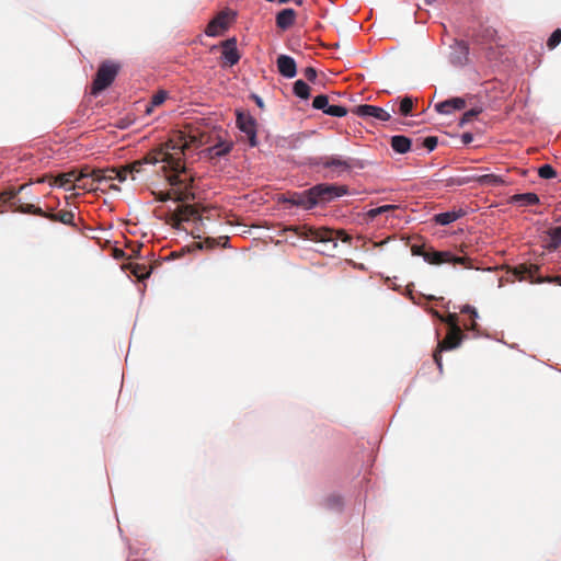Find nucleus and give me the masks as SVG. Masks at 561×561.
<instances>
[{"instance_id":"obj_8","label":"nucleus","mask_w":561,"mask_h":561,"mask_svg":"<svg viewBox=\"0 0 561 561\" xmlns=\"http://www.w3.org/2000/svg\"><path fill=\"white\" fill-rule=\"evenodd\" d=\"M463 334L461 330H449L447 335L438 342L437 348L433 354V358L439 371H443L442 352L458 347L462 341Z\"/></svg>"},{"instance_id":"obj_22","label":"nucleus","mask_w":561,"mask_h":561,"mask_svg":"<svg viewBox=\"0 0 561 561\" xmlns=\"http://www.w3.org/2000/svg\"><path fill=\"white\" fill-rule=\"evenodd\" d=\"M471 181H477L479 184L484 185V186H499V185H503L505 183L504 180L499 175L484 174V175H480L478 178H469V176L462 178L461 180L458 181V184H465V183H469Z\"/></svg>"},{"instance_id":"obj_47","label":"nucleus","mask_w":561,"mask_h":561,"mask_svg":"<svg viewBox=\"0 0 561 561\" xmlns=\"http://www.w3.org/2000/svg\"><path fill=\"white\" fill-rule=\"evenodd\" d=\"M537 283L538 284H542V283H553V284H557L559 286H561V276H547V277H537L536 278Z\"/></svg>"},{"instance_id":"obj_27","label":"nucleus","mask_w":561,"mask_h":561,"mask_svg":"<svg viewBox=\"0 0 561 561\" xmlns=\"http://www.w3.org/2000/svg\"><path fill=\"white\" fill-rule=\"evenodd\" d=\"M390 145L396 152L402 154L407 153L411 149L412 142L410 138L397 135L391 137Z\"/></svg>"},{"instance_id":"obj_46","label":"nucleus","mask_w":561,"mask_h":561,"mask_svg":"<svg viewBox=\"0 0 561 561\" xmlns=\"http://www.w3.org/2000/svg\"><path fill=\"white\" fill-rule=\"evenodd\" d=\"M461 312L462 313H469L471 316V323H470V325H468V324H465V325L467 328L474 329L476 328L474 318L478 316L476 309L473 307L467 305V306H465L461 309Z\"/></svg>"},{"instance_id":"obj_35","label":"nucleus","mask_w":561,"mask_h":561,"mask_svg":"<svg viewBox=\"0 0 561 561\" xmlns=\"http://www.w3.org/2000/svg\"><path fill=\"white\" fill-rule=\"evenodd\" d=\"M413 99L411 96H404L400 101L399 112L403 116H408L411 114L413 110Z\"/></svg>"},{"instance_id":"obj_33","label":"nucleus","mask_w":561,"mask_h":561,"mask_svg":"<svg viewBox=\"0 0 561 561\" xmlns=\"http://www.w3.org/2000/svg\"><path fill=\"white\" fill-rule=\"evenodd\" d=\"M294 93L296 96L307 100L310 96V87L302 80L294 83Z\"/></svg>"},{"instance_id":"obj_53","label":"nucleus","mask_w":561,"mask_h":561,"mask_svg":"<svg viewBox=\"0 0 561 561\" xmlns=\"http://www.w3.org/2000/svg\"><path fill=\"white\" fill-rule=\"evenodd\" d=\"M37 227H39L41 229H45L47 227V224L46 222H37Z\"/></svg>"},{"instance_id":"obj_13","label":"nucleus","mask_w":561,"mask_h":561,"mask_svg":"<svg viewBox=\"0 0 561 561\" xmlns=\"http://www.w3.org/2000/svg\"><path fill=\"white\" fill-rule=\"evenodd\" d=\"M173 221L176 226L180 225L181 221L187 220H203L202 214L196 205L182 204L176 207L172 215Z\"/></svg>"},{"instance_id":"obj_17","label":"nucleus","mask_w":561,"mask_h":561,"mask_svg":"<svg viewBox=\"0 0 561 561\" xmlns=\"http://www.w3.org/2000/svg\"><path fill=\"white\" fill-rule=\"evenodd\" d=\"M285 202L294 206L302 207L305 209H311L314 207V201L310 194V188L304 192L290 193L289 196L285 199Z\"/></svg>"},{"instance_id":"obj_38","label":"nucleus","mask_w":561,"mask_h":561,"mask_svg":"<svg viewBox=\"0 0 561 561\" xmlns=\"http://www.w3.org/2000/svg\"><path fill=\"white\" fill-rule=\"evenodd\" d=\"M481 112H482V110L478 108V107L471 108V110L465 112L459 122V126L462 127L463 125L472 122Z\"/></svg>"},{"instance_id":"obj_41","label":"nucleus","mask_w":561,"mask_h":561,"mask_svg":"<svg viewBox=\"0 0 561 561\" xmlns=\"http://www.w3.org/2000/svg\"><path fill=\"white\" fill-rule=\"evenodd\" d=\"M561 43V28H557L547 41L549 49H554Z\"/></svg>"},{"instance_id":"obj_54","label":"nucleus","mask_w":561,"mask_h":561,"mask_svg":"<svg viewBox=\"0 0 561 561\" xmlns=\"http://www.w3.org/2000/svg\"><path fill=\"white\" fill-rule=\"evenodd\" d=\"M434 1H435V0H425V3H426L427 5H431V4H433V3H434Z\"/></svg>"},{"instance_id":"obj_45","label":"nucleus","mask_w":561,"mask_h":561,"mask_svg":"<svg viewBox=\"0 0 561 561\" xmlns=\"http://www.w3.org/2000/svg\"><path fill=\"white\" fill-rule=\"evenodd\" d=\"M131 273L138 278V279H145L150 275V272L147 271V267L145 265L136 264L133 266Z\"/></svg>"},{"instance_id":"obj_36","label":"nucleus","mask_w":561,"mask_h":561,"mask_svg":"<svg viewBox=\"0 0 561 561\" xmlns=\"http://www.w3.org/2000/svg\"><path fill=\"white\" fill-rule=\"evenodd\" d=\"M221 240L227 241L228 239L226 237H221L219 240L214 238H206L203 242L194 243V247L198 249H214L215 247L219 245Z\"/></svg>"},{"instance_id":"obj_7","label":"nucleus","mask_w":561,"mask_h":561,"mask_svg":"<svg viewBox=\"0 0 561 561\" xmlns=\"http://www.w3.org/2000/svg\"><path fill=\"white\" fill-rule=\"evenodd\" d=\"M88 173H83V167L81 169H73L66 173H60L57 176L53 175H44L42 178L37 176V184L48 183L49 185H55L58 187H65L68 190L69 186H73L77 184L80 179L87 178Z\"/></svg>"},{"instance_id":"obj_44","label":"nucleus","mask_w":561,"mask_h":561,"mask_svg":"<svg viewBox=\"0 0 561 561\" xmlns=\"http://www.w3.org/2000/svg\"><path fill=\"white\" fill-rule=\"evenodd\" d=\"M449 259H450V261L448 263L460 264V265L465 266L466 268H472V266H473L470 259L466 257V256H456L450 253Z\"/></svg>"},{"instance_id":"obj_15","label":"nucleus","mask_w":561,"mask_h":561,"mask_svg":"<svg viewBox=\"0 0 561 561\" xmlns=\"http://www.w3.org/2000/svg\"><path fill=\"white\" fill-rule=\"evenodd\" d=\"M237 124L240 130L248 136L250 145L252 147L256 146V130L254 118L249 114L240 113L237 116Z\"/></svg>"},{"instance_id":"obj_40","label":"nucleus","mask_w":561,"mask_h":561,"mask_svg":"<svg viewBox=\"0 0 561 561\" xmlns=\"http://www.w3.org/2000/svg\"><path fill=\"white\" fill-rule=\"evenodd\" d=\"M325 114L335 117H343L347 114V110L341 105H330L328 110H325Z\"/></svg>"},{"instance_id":"obj_30","label":"nucleus","mask_w":561,"mask_h":561,"mask_svg":"<svg viewBox=\"0 0 561 561\" xmlns=\"http://www.w3.org/2000/svg\"><path fill=\"white\" fill-rule=\"evenodd\" d=\"M512 203L519 204L520 206L537 205L539 197L535 193H523L512 196Z\"/></svg>"},{"instance_id":"obj_24","label":"nucleus","mask_w":561,"mask_h":561,"mask_svg":"<svg viewBox=\"0 0 561 561\" xmlns=\"http://www.w3.org/2000/svg\"><path fill=\"white\" fill-rule=\"evenodd\" d=\"M497 32L491 26H481L474 35V41L480 44L496 43Z\"/></svg>"},{"instance_id":"obj_26","label":"nucleus","mask_w":561,"mask_h":561,"mask_svg":"<svg viewBox=\"0 0 561 561\" xmlns=\"http://www.w3.org/2000/svg\"><path fill=\"white\" fill-rule=\"evenodd\" d=\"M462 216H465V211L462 209L439 213L434 216V221L437 225L446 226V225H449V224L456 221L457 219L461 218Z\"/></svg>"},{"instance_id":"obj_6","label":"nucleus","mask_w":561,"mask_h":561,"mask_svg":"<svg viewBox=\"0 0 561 561\" xmlns=\"http://www.w3.org/2000/svg\"><path fill=\"white\" fill-rule=\"evenodd\" d=\"M348 187L346 185H336L321 183L310 187V194L313 197L314 206L320 203H329L336 197L346 195Z\"/></svg>"},{"instance_id":"obj_10","label":"nucleus","mask_w":561,"mask_h":561,"mask_svg":"<svg viewBox=\"0 0 561 561\" xmlns=\"http://www.w3.org/2000/svg\"><path fill=\"white\" fill-rule=\"evenodd\" d=\"M231 12L229 10L220 11L206 26L205 33L207 36H219L229 26Z\"/></svg>"},{"instance_id":"obj_2","label":"nucleus","mask_w":561,"mask_h":561,"mask_svg":"<svg viewBox=\"0 0 561 561\" xmlns=\"http://www.w3.org/2000/svg\"><path fill=\"white\" fill-rule=\"evenodd\" d=\"M173 173L167 175V180L172 186L170 192H160L156 198L160 202H167L173 198L176 202H188L195 198L192 192L193 178L186 174V168L182 162L180 170H171Z\"/></svg>"},{"instance_id":"obj_12","label":"nucleus","mask_w":561,"mask_h":561,"mask_svg":"<svg viewBox=\"0 0 561 561\" xmlns=\"http://www.w3.org/2000/svg\"><path fill=\"white\" fill-rule=\"evenodd\" d=\"M353 113L359 117L375 118L380 122H388L391 118V114L387 110L370 104L358 105L354 107Z\"/></svg>"},{"instance_id":"obj_31","label":"nucleus","mask_w":561,"mask_h":561,"mask_svg":"<svg viewBox=\"0 0 561 561\" xmlns=\"http://www.w3.org/2000/svg\"><path fill=\"white\" fill-rule=\"evenodd\" d=\"M167 98H168V93L164 90L158 91L156 94L152 95L151 101L146 106V113L150 114L154 107L163 104V102L167 100Z\"/></svg>"},{"instance_id":"obj_20","label":"nucleus","mask_w":561,"mask_h":561,"mask_svg":"<svg viewBox=\"0 0 561 561\" xmlns=\"http://www.w3.org/2000/svg\"><path fill=\"white\" fill-rule=\"evenodd\" d=\"M222 57L228 66H234L240 60V54L237 49V39L234 37L228 38L222 42Z\"/></svg>"},{"instance_id":"obj_39","label":"nucleus","mask_w":561,"mask_h":561,"mask_svg":"<svg viewBox=\"0 0 561 561\" xmlns=\"http://www.w3.org/2000/svg\"><path fill=\"white\" fill-rule=\"evenodd\" d=\"M538 174L541 179H554L557 171L550 164H543L538 169Z\"/></svg>"},{"instance_id":"obj_28","label":"nucleus","mask_w":561,"mask_h":561,"mask_svg":"<svg viewBox=\"0 0 561 561\" xmlns=\"http://www.w3.org/2000/svg\"><path fill=\"white\" fill-rule=\"evenodd\" d=\"M232 149V142L227 140H219L214 146L207 149L210 158L224 157L228 154Z\"/></svg>"},{"instance_id":"obj_23","label":"nucleus","mask_w":561,"mask_h":561,"mask_svg":"<svg viewBox=\"0 0 561 561\" xmlns=\"http://www.w3.org/2000/svg\"><path fill=\"white\" fill-rule=\"evenodd\" d=\"M297 13L294 9H284L276 15V25L280 30H287L295 24Z\"/></svg>"},{"instance_id":"obj_48","label":"nucleus","mask_w":561,"mask_h":561,"mask_svg":"<svg viewBox=\"0 0 561 561\" xmlns=\"http://www.w3.org/2000/svg\"><path fill=\"white\" fill-rule=\"evenodd\" d=\"M304 76L308 81H314L317 78V70L313 67H307L304 70Z\"/></svg>"},{"instance_id":"obj_11","label":"nucleus","mask_w":561,"mask_h":561,"mask_svg":"<svg viewBox=\"0 0 561 561\" xmlns=\"http://www.w3.org/2000/svg\"><path fill=\"white\" fill-rule=\"evenodd\" d=\"M353 161V159H343L341 157L330 156L321 158L317 164L324 169H331L340 175L343 172L352 170L354 167Z\"/></svg>"},{"instance_id":"obj_21","label":"nucleus","mask_w":561,"mask_h":561,"mask_svg":"<svg viewBox=\"0 0 561 561\" xmlns=\"http://www.w3.org/2000/svg\"><path fill=\"white\" fill-rule=\"evenodd\" d=\"M277 68L279 73L285 78H294L297 73L296 61L293 57L287 55H279L277 57Z\"/></svg>"},{"instance_id":"obj_49","label":"nucleus","mask_w":561,"mask_h":561,"mask_svg":"<svg viewBox=\"0 0 561 561\" xmlns=\"http://www.w3.org/2000/svg\"><path fill=\"white\" fill-rule=\"evenodd\" d=\"M411 252L413 255L422 256L424 259L425 252H427V250L424 245L413 244L411 247Z\"/></svg>"},{"instance_id":"obj_4","label":"nucleus","mask_w":561,"mask_h":561,"mask_svg":"<svg viewBox=\"0 0 561 561\" xmlns=\"http://www.w3.org/2000/svg\"><path fill=\"white\" fill-rule=\"evenodd\" d=\"M284 231H291L298 238H302L306 240H311L316 242H333V245L336 247L334 231L329 228H313L309 226H288L284 229Z\"/></svg>"},{"instance_id":"obj_9","label":"nucleus","mask_w":561,"mask_h":561,"mask_svg":"<svg viewBox=\"0 0 561 561\" xmlns=\"http://www.w3.org/2000/svg\"><path fill=\"white\" fill-rule=\"evenodd\" d=\"M37 216L54 222H61L64 225L75 226V214L71 210H56L54 207L46 203L44 204V206L37 205Z\"/></svg>"},{"instance_id":"obj_29","label":"nucleus","mask_w":561,"mask_h":561,"mask_svg":"<svg viewBox=\"0 0 561 561\" xmlns=\"http://www.w3.org/2000/svg\"><path fill=\"white\" fill-rule=\"evenodd\" d=\"M548 239L546 240V248L548 250H556L561 245V226L552 227L547 231Z\"/></svg>"},{"instance_id":"obj_16","label":"nucleus","mask_w":561,"mask_h":561,"mask_svg":"<svg viewBox=\"0 0 561 561\" xmlns=\"http://www.w3.org/2000/svg\"><path fill=\"white\" fill-rule=\"evenodd\" d=\"M94 176L98 178L96 182L98 184L112 181L117 179L118 181L123 182L126 180V174L124 173V168H107V169H93Z\"/></svg>"},{"instance_id":"obj_18","label":"nucleus","mask_w":561,"mask_h":561,"mask_svg":"<svg viewBox=\"0 0 561 561\" xmlns=\"http://www.w3.org/2000/svg\"><path fill=\"white\" fill-rule=\"evenodd\" d=\"M467 105L463 98H451L435 104V110L439 114L449 115L455 111H462Z\"/></svg>"},{"instance_id":"obj_3","label":"nucleus","mask_w":561,"mask_h":561,"mask_svg":"<svg viewBox=\"0 0 561 561\" xmlns=\"http://www.w3.org/2000/svg\"><path fill=\"white\" fill-rule=\"evenodd\" d=\"M31 195V183L20 185L18 190L10 187L0 193V207L8 206L12 211L35 214V204Z\"/></svg>"},{"instance_id":"obj_25","label":"nucleus","mask_w":561,"mask_h":561,"mask_svg":"<svg viewBox=\"0 0 561 561\" xmlns=\"http://www.w3.org/2000/svg\"><path fill=\"white\" fill-rule=\"evenodd\" d=\"M450 252L448 251H435V250H427L424 255V260L434 265H440L444 263H448L450 261Z\"/></svg>"},{"instance_id":"obj_37","label":"nucleus","mask_w":561,"mask_h":561,"mask_svg":"<svg viewBox=\"0 0 561 561\" xmlns=\"http://www.w3.org/2000/svg\"><path fill=\"white\" fill-rule=\"evenodd\" d=\"M312 106L316 110H321L325 114V110L330 106L329 98L324 94L317 95L312 101Z\"/></svg>"},{"instance_id":"obj_43","label":"nucleus","mask_w":561,"mask_h":561,"mask_svg":"<svg viewBox=\"0 0 561 561\" xmlns=\"http://www.w3.org/2000/svg\"><path fill=\"white\" fill-rule=\"evenodd\" d=\"M438 144V139L435 136L426 137L422 144L417 145V148H426L428 151H433Z\"/></svg>"},{"instance_id":"obj_1","label":"nucleus","mask_w":561,"mask_h":561,"mask_svg":"<svg viewBox=\"0 0 561 561\" xmlns=\"http://www.w3.org/2000/svg\"><path fill=\"white\" fill-rule=\"evenodd\" d=\"M187 148L188 142L185 140L184 135L178 133L161 147L148 152L142 159L123 167L124 173L126 176L130 174L131 179H135L134 174L141 172L145 164L157 163H163L162 170L164 172L169 170H180V168H182V156Z\"/></svg>"},{"instance_id":"obj_32","label":"nucleus","mask_w":561,"mask_h":561,"mask_svg":"<svg viewBox=\"0 0 561 561\" xmlns=\"http://www.w3.org/2000/svg\"><path fill=\"white\" fill-rule=\"evenodd\" d=\"M433 314L442 322L446 323L449 327V330H461L458 325V317L456 313H449L444 317L438 311H433Z\"/></svg>"},{"instance_id":"obj_42","label":"nucleus","mask_w":561,"mask_h":561,"mask_svg":"<svg viewBox=\"0 0 561 561\" xmlns=\"http://www.w3.org/2000/svg\"><path fill=\"white\" fill-rule=\"evenodd\" d=\"M325 504L329 508L341 510L343 506L342 497L339 495H331L327 499Z\"/></svg>"},{"instance_id":"obj_52","label":"nucleus","mask_w":561,"mask_h":561,"mask_svg":"<svg viewBox=\"0 0 561 561\" xmlns=\"http://www.w3.org/2000/svg\"><path fill=\"white\" fill-rule=\"evenodd\" d=\"M114 253L116 259H121L125 255L124 251L118 249H115Z\"/></svg>"},{"instance_id":"obj_19","label":"nucleus","mask_w":561,"mask_h":561,"mask_svg":"<svg viewBox=\"0 0 561 561\" xmlns=\"http://www.w3.org/2000/svg\"><path fill=\"white\" fill-rule=\"evenodd\" d=\"M83 173H88L87 178L80 179L77 184L69 186L68 190H82L84 192H91L98 190V182L94 176V171L91 167L84 165Z\"/></svg>"},{"instance_id":"obj_5","label":"nucleus","mask_w":561,"mask_h":561,"mask_svg":"<svg viewBox=\"0 0 561 561\" xmlns=\"http://www.w3.org/2000/svg\"><path fill=\"white\" fill-rule=\"evenodd\" d=\"M119 71V65L106 60L102 62L96 71L95 78L92 83L91 93L98 95L100 92L108 88L115 80Z\"/></svg>"},{"instance_id":"obj_50","label":"nucleus","mask_w":561,"mask_h":561,"mask_svg":"<svg viewBox=\"0 0 561 561\" xmlns=\"http://www.w3.org/2000/svg\"><path fill=\"white\" fill-rule=\"evenodd\" d=\"M473 139V136L470 134V133H465L462 136H461V140L463 144L468 145L472 141Z\"/></svg>"},{"instance_id":"obj_34","label":"nucleus","mask_w":561,"mask_h":561,"mask_svg":"<svg viewBox=\"0 0 561 561\" xmlns=\"http://www.w3.org/2000/svg\"><path fill=\"white\" fill-rule=\"evenodd\" d=\"M397 208H398L397 205H382V206L369 209L367 211V217L370 218V219H374V218H376L377 216H379L381 214H385V213H388V211H392V210H394Z\"/></svg>"},{"instance_id":"obj_51","label":"nucleus","mask_w":561,"mask_h":561,"mask_svg":"<svg viewBox=\"0 0 561 561\" xmlns=\"http://www.w3.org/2000/svg\"><path fill=\"white\" fill-rule=\"evenodd\" d=\"M141 248H142V244L138 243V244L135 245V248L131 249V252L134 254H138L140 252V250H141Z\"/></svg>"},{"instance_id":"obj_14","label":"nucleus","mask_w":561,"mask_h":561,"mask_svg":"<svg viewBox=\"0 0 561 561\" xmlns=\"http://www.w3.org/2000/svg\"><path fill=\"white\" fill-rule=\"evenodd\" d=\"M510 272L517 278L518 280H528L531 284H538L536 278L538 276L539 266L536 264H518L510 268Z\"/></svg>"}]
</instances>
